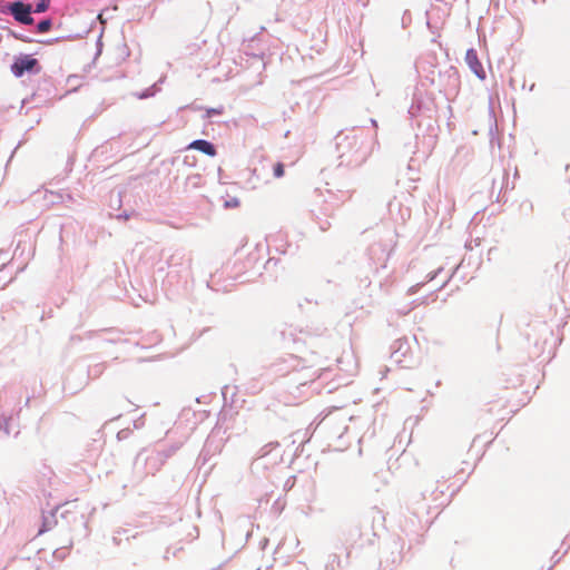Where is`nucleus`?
Segmentation results:
<instances>
[{"label":"nucleus","instance_id":"obj_1","mask_svg":"<svg viewBox=\"0 0 570 570\" xmlns=\"http://www.w3.org/2000/svg\"><path fill=\"white\" fill-rule=\"evenodd\" d=\"M37 68L39 71V62L30 55H22L14 59L11 65V72L17 77H22L24 72H31Z\"/></svg>","mask_w":570,"mask_h":570},{"label":"nucleus","instance_id":"obj_2","mask_svg":"<svg viewBox=\"0 0 570 570\" xmlns=\"http://www.w3.org/2000/svg\"><path fill=\"white\" fill-rule=\"evenodd\" d=\"M10 13L13 18L23 24H32L33 18L31 17V6L23 2H13L9 7Z\"/></svg>","mask_w":570,"mask_h":570},{"label":"nucleus","instance_id":"obj_3","mask_svg":"<svg viewBox=\"0 0 570 570\" xmlns=\"http://www.w3.org/2000/svg\"><path fill=\"white\" fill-rule=\"evenodd\" d=\"M465 61L468 63V66L470 67V69L472 70V72L480 79H484L485 78V72H484V69H483V66L482 63L480 62L479 58H478V53L474 49H469L465 53Z\"/></svg>","mask_w":570,"mask_h":570},{"label":"nucleus","instance_id":"obj_4","mask_svg":"<svg viewBox=\"0 0 570 570\" xmlns=\"http://www.w3.org/2000/svg\"><path fill=\"white\" fill-rule=\"evenodd\" d=\"M188 148L199 150L210 157L216 156V148L214 145L204 139L194 140L189 144Z\"/></svg>","mask_w":570,"mask_h":570},{"label":"nucleus","instance_id":"obj_5","mask_svg":"<svg viewBox=\"0 0 570 570\" xmlns=\"http://www.w3.org/2000/svg\"><path fill=\"white\" fill-rule=\"evenodd\" d=\"M51 20L50 19H45L42 21H40L37 26V30L38 32L40 33H45V32H48L50 29H51Z\"/></svg>","mask_w":570,"mask_h":570},{"label":"nucleus","instance_id":"obj_6","mask_svg":"<svg viewBox=\"0 0 570 570\" xmlns=\"http://www.w3.org/2000/svg\"><path fill=\"white\" fill-rule=\"evenodd\" d=\"M273 174H274V177L276 178H281L284 176L285 174V167H284V164L282 163H276L273 167Z\"/></svg>","mask_w":570,"mask_h":570},{"label":"nucleus","instance_id":"obj_7","mask_svg":"<svg viewBox=\"0 0 570 570\" xmlns=\"http://www.w3.org/2000/svg\"><path fill=\"white\" fill-rule=\"evenodd\" d=\"M50 0H38L35 12H45L48 10Z\"/></svg>","mask_w":570,"mask_h":570},{"label":"nucleus","instance_id":"obj_8","mask_svg":"<svg viewBox=\"0 0 570 570\" xmlns=\"http://www.w3.org/2000/svg\"><path fill=\"white\" fill-rule=\"evenodd\" d=\"M223 112H224V109L222 107L220 108H210V109L206 110V117L210 118L215 115H222Z\"/></svg>","mask_w":570,"mask_h":570}]
</instances>
